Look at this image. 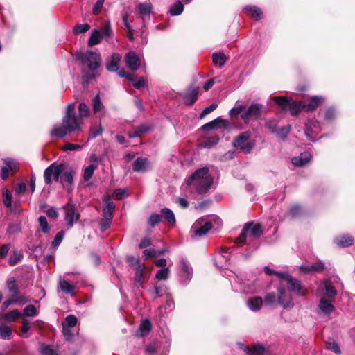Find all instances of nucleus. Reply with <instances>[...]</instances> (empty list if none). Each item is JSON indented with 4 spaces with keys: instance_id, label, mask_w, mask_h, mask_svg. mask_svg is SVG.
I'll return each instance as SVG.
<instances>
[{
    "instance_id": "f257e3e1",
    "label": "nucleus",
    "mask_w": 355,
    "mask_h": 355,
    "mask_svg": "<svg viewBox=\"0 0 355 355\" xmlns=\"http://www.w3.org/2000/svg\"><path fill=\"white\" fill-rule=\"evenodd\" d=\"M187 184H194L198 193H204L210 189L213 179L209 173V168L204 167L197 170L186 180Z\"/></svg>"
},
{
    "instance_id": "f03ea898",
    "label": "nucleus",
    "mask_w": 355,
    "mask_h": 355,
    "mask_svg": "<svg viewBox=\"0 0 355 355\" xmlns=\"http://www.w3.org/2000/svg\"><path fill=\"white\" fill-rule=\"evenodd\" d=\"M81 130V127L76 117L64 116L62 119V124L55 125L51 131V135L61 139L69 133Z\"/></svg>"
},
{
    "instance_id": "7ed1b4c3",
    "label": "nucleus",
    "mask_w": 355,
    "mask_h": 355,
    "mask_svg": "<svg viewBox=\"0 0 355 355\" xmlns=\"http://www.w3.org/2000/svg\"><path fill=\"white\" fill-rule=\"evenodd\" d=\"M64 212V220L69 228H71L80 218V214L76 205L70 198L69 202L62 207Z\"/></svg>"
},
{
    "instance_id": "20e7f679",
    "label": "nucleus",
    "mask_w": 355,
    "mask_h": 355,
    "mask_svg": "<svg viewBox=\"0 0 355 355\" xmlns=\"http://www.w3.org/2000/svg\"><path fill=\"white\" fill-rule=\"evenodd\" d=\"M233 146L245 153H249L255 143L251 139V132L245 131L238 135L232 142Z\"/></svg>"
},
{
    "instance_id": "39448f33",
    "label": "nucleus",
    "mask_w": 355,
    "mask_h": 355,
    "mask_svg": "<svg viewBox=\"0 0 355 355\" xmlns=\"http://www.w3.org/2000/svg\"><path fill=\"white\" fill-rule=\"evenodd\" d=\"M76 57L82 63L87 64L91 71H94L100 67L101 55L96 52L88 51L85 54L78 53Z\"/></svg>"
},
{
    "instance_id": "423d86ee",
    "label": "nucleus",
    "mask_w": 355,
    "mask_h": 355,
    "mask_svg": "<svg viewBox=\"0 0 355 355\" xmlns=\"http://www.w3.org/2000/svg\"><path fill=\"white\" fill-rule=\"evenodd\" d=\"M65 169L63 164H51L44 172V179L46 184H51L53 181L58 182Z\"/></svg>"
},
{
    "instance_id": "0eeeda50",
    "label": "nucleus",
    "mask_w": 355,
    "mask_h": 355,
    "mask_svg": "<svg viewBox=\"0 0 355 355\" xmlns=\"http://www.w3.org/2000/svg\"><path fill=\"white\" fill-rule=\"evenodd\" d=\"M273 101L283 110L288 108L292 115H296L301 111H304V101L291 103L286 96H275L273 98Z\"/></svg>"
},
{
    "instance_id": "6e6552de",
    "label": "nucleus",
    "mask_w": 355,
    "mask_h": 355,
    "mask_svg": "<svg viewBox=\"0 0 355 355\" xmlns=\"http://www.w3.org/2000/svg\"><path fill=\"white\" fill-rule=\"evenodd\" d=\"M212 228V224L207 218L198 219L192 225L191 232L192 236L200 237L205 235Z\"/></svg>"
},
{
    "instance_id": "1a4fd4ad",
    "label": "nucleus",
    "mask_w": 355,
    "mask_h": 355,
    "mask_svg": "<svg viewBox=\"0 0 355 355\" xmlns=\"http://www.w3.org/2000/svg\"><path fill=\"white\" fill-rule=\"evenodd\" d=\"M278 295H277V301L278 303L284 309H291L294 306V303L293 301V298L291 295L286 291L285 286L284 285L279 286L277 288Z\"/></svg>"
},
{
    "instance_id": "9d476101",
    "label": "nucleus",
    "mask_w": 355,
    "mask_h": 355,
    "mask_svg": "<svg viewBox=\"0 0 355 355\" xmlns=\"http://www.w3.org/2000/svg\"><path fill=\"white\" fill-rule=\"evenodd\" d=\"M261 110L260 104H252L241 114V117L245 123H248L251 119H257L260 116Z\"/></svg>"
},
{
    "instance_id": "9b49d317",
    "label": "nucleus",
    "mask_w": 355,
    "mask_h": 355,
    "mask_svg": "<svg viewBox=\"0 0 355 355\" xmlns=\"http://www.w3.org/2000/svg\"><path fill=\"white\" fill-rule=\"evenodd\" d=\"M124 60L127 67L132 71H137L141 67V60L135 51L126 53Z\"/></svg>"
},
{
    "instance_id": "f8f14e48",
    "label": "nucleus",
    "mask_w": 355,
    "mask_h": 355,
    "mask_svg": "<svg viewBox=\"0 0 355 355\" xmlns=\"http://www.w3.org/2000/svg\"><path fill=\"white\" fill-rule=\"evenodd\" d=\"M317 291L320 294L325 291V294L323 297H325L330 300H334V297L337 294L336 288L329 280H324L322 284L318 286Z\"/></svg>"
},
{
    "instance_id": "ddd939ff",
    "label": "nucleus",
    "mask_w": 355,
    "mask_h": 355,
    "mask_svg": "<svg viewBox=\"0 0 355 355\" xmlns=\"http://www.w3.org/2000/svg\"><path fill=\"white\" fill-rule=\"evenodd\" d=\"M286 286L288 287V289L291 292L295 293L297 295H306V291L303 288L300 281L293 277L292 276H291L288 281L285 283V287Z\"/></svg>"
},
{
    "instance_id": "4468645a",
    "label": "nucleus",
    "mask_w": 355,
    "mask_h": 355,
    "mask_svg": "<svg viewBox=\"0 0 355 355\" xmlns=\"http://www.w3.org/2000/svg\"><path fill=\"white\" fill-rule=\"evenodd\" d=\"M150 168V164L146 157H137L133 163V171L139 173H144Z\"/></svg>"
},
{
    "instance_id": "2eb2a0df",
    "label": "nucleus",
    "mask_w": 355,
    "mask_h": 355,
    "mask_svg": "<svg viewBox=\"0 0 355 355\" xmlns=\"http://www.w3.org/2000/svg\"><path fill=\"white\" fill-rule=\"evenodd\" d=\"M318 122L316 121H310L306 124L304 133L309 140L315 141L316 137L313 136L318 133Z\"/></svg>"
},
{
    "instance_id": "dca6fc26",
    "label": "nucleus",
    "mask_w": 355,
    "mask_h": 355,
    "mask_svg": "<svg viewBox=\"0 0 355 355\" xmlns=\"http://www.w3.org/2000/svg\"><path fill=\"white\" fill-rule=\"evenodd\" d=\"M244 229L248 233V237L256 239L259 237L261 234V227L259 224L248 223L244 227Z\"/></svg>"
},
{
    "instance_id": "f3484780",
    "label": "nucleus",
    "mask_w": 355,
    "mask_h": 355,
    "mask_svg": "<svg viewBox=\"0 0 355 355\" xmlns=\"http://www.w3.org/2000/svg\"><path fill=\"white\" fill-rule=\"evenodd\" d=\"M198 87L190 88L182 96L184 103L187 105H193L198 98Z\"/></svg>"
},
{
    "instance_id": "a211bd4d",
    "label": "nucleus",
    "mask_w": 355,
    "mask_h": 355,
    "mask_svg": "<svg viewBox=\"0 0 355 355\" xmlns=\"http://www.w3.org/2000/svg\"><path fill=\"white\" fill-rule=\"evenodd\" d=\"M311 159V155L308 152L302 153L299 156L292 158L291 162L296 166H303L308 164Z\"/></svg>"
},
{
    "instance_id": "6ab92c4d",
    "label": "nucleus",
    "mask_w": 355,
    "mask_h": 355,
    "mask_svg": "<svg viewBox=\"0 0 355 355\" xmlns=\"http://www.w3.org/2000/svg\"><path fill=\"white\" fill-rule=\"evenodd\" d=\"M334 300H329L325 297H322L319 302V308L321 311L324 314H330L334 310V306L332 304Z\"/></svg>"
},
{
    "instance_id": "aec40b11",
    "label": "nucleus",
    "mask_w": 355,
    "mask_h": 355,
    "mask_svg": "<svg viewBox=\"0 0 355 355\" xmlns=\"http://www.w3.org/2000/svg\"><path fill=\"white\" fill-rule=\"evenodd\" d=\"M323 100L324 98L322 96H313L311 98L310 103H306L304 102V111L309 112L315 110Z\"/></svg>"
},
{
    "instance_id": "412c9836",
    "label": "nucleus",
    "mask_w": 355,
    "mask_h": 355,
    "mask_svg": "<svg viewBox=\"0 0 355 355\" xmlns=\"http://www.w3.org/2000/svg\"><path fill=\"white\" fill-rule=\"evenodd\" d=\"M245 13L255 20H259L262 17L261 10L255 6H247L243 8Z\"/></svg>"
},
{
    "instance_id": "4be33fe9",
    "label": "nucleus",
    "mask_w": 355,
    "mask_h": 355,
    "mask_svg": "<svg viewBox=\"0 0 355 355\" xmlns=\"http://www.w3.org/2000/svg\"><path fill=\"white\" fill-rule=\"evenodd\" d=\"M127 260L130 265L137 270V278L140 280L142 276V272L144 269V265L141 264L139 261L134 257H128Z\"/></svg>"
},
{
    "instance_id": "5701e85b",
    "label": "nucleus",
    "mask_w": 355,
    "mask_h": 355,
    "mask_svg": "<svg viewBox=\"0 0 355 355\" xmlns=\"http://www.w3.org/2000/svg\"><path fill=\"white\" fill-rule=\"evenodd\" d=\"M247 306L252 311H257L262 307L263 300L261 297H253L247 300Z\"/></svg>"
},
{
    "instance_id": "b1692460",
    "label": "nucleus",
    "mask_w": 355,
    "mask_h": 355,
    "mask_svg": "<svg viewBox=\"0 0 355 355\" xmlns=\"http://www.w3.org/2000/svg\"><path fill=\"white\" fill-rule=\"evenodd\" d=\"M335 243L340 248H346L354 243V239L349 235H343L334 239Z\"/></svg>"
},
{
    "instance_id": "393cba45",
    "label": "nucleus",
    "mask_w": 355,
    "mask_h": 355,
    "mask_svg": "<svg viewBox=\"0 0 355 355\" xmlns=\"http://www.w3.org/2000/svg\"><path fill=\"white\" fill-rule=\"evenodd\" d=\"M121 59V56L119 54L114 53L112 55L111 60L107 64V69L111 72L117 71L119 69V62Z\"/></svg>"
},
{
    "instance_id": "a878e982",
    "label": "nucleus",
    "mask_w": 355,
    "mask_h": 355,
    "mask_svg": "<svg viewBox=\"0 0 355 355\" xmlns=\"http://www.w3.org/2000/svg\"><path fill=\"white\" fill-rule=\"evenodd\" d=\"M137 8L141 17L144 20L145 17L150 16L153 6L149 2L139 3L137 5Z\"/></svg>"
},
{
    "instance_id": "bb28decb",
    "label": "nucleus",
    "mask_w": 355,
    "mask_h": 355,
    "mask_svg": "<svg viewBox=\"0 0 355 355\" xmlns=\"http://www.w3.org/2000/svg\"><path fill=\"white\" fill-rule=\"evenodd\" d=\"M92 110L94 114L103 115L105 107L101 100L99 94H96L92 99Z\"/></svg>"
},
{
    "instance_id": "cd10ccee",
    "label": "nucleus",
    "mask_w": 355,
    "mask_h": 355,
    "mask_svg": "<svg viewBox=\"0 0 355 355\" xmlns=\"http://www.w3.org/2000/svg\"><path fill=\"white\" fill-rule=\"evenodd\" d=\"M150 128L146 124H142L134 128V130L128 133L130 138L140 137L142 134L147 132Z\"/></svg>"
},
{
    "instance_id": "c85d7f7f",
    "label": "nucleus",
    "mask_w": 355,
    "mask_h": 355,
    "mask_svg": "<svg viewBox=\"0 0 355 355\" xmlns=\"http://www.w3.org/2000/svg\"><path fill=\"white\" fill-rule=\"evenodd\" d=\"M150 329L151 323L150 320H145L141 323L138 330L137 331L136 334L137 336H143L148 334Z\"/></svg>"
},
{
    "instance_id": "c756f323",
    "label": "nucleus",
    "mask_w": 355,
    "mask_h": 355,
    "mask_svg": "<svg viewBox=\"0 0 355 355\" xmlns=\"http://www.w3.org/2000/svg\"><path fill=\"white\" fill-rule=\"evenodd\" d=\"M102 34L98 30L94 29L92 31L88 40V44L90 46L99 44L101 41Z\"/></svg>"
},
{
    "instance_id": "7c9ffc66",
    "label": "nucleus",
    "mask_w": 355,
    "mask_h": 355,
    "mask_svg": "<svg viewBox=\"0 0 355 355\" xmlns=\"http://www.w3.org/2000/svg\"><path fill=\"white\" fill-rule=\"evenodd\" d=\"M180 264L182 267V275L186 276L187 280L190 279L193 272V269L191 266H190L189 262L184 259H181Z\"/></svg>"
},
{
    "instance_id": "2f4dec72",
    "label": "nucleus",
    "mask_w": 355,
    "mask_h": 355,
    "mask_svg": "<svg viewBox=\"0 0 355 355\" xmlns=\"http://www.w3.org/2000/svg\"><path fill=\"white\" fill-rule=\"evenodd\" d=\"M213 63L218 68L223 67L226 62L227 58L224 53H214L212 55Z\"/></svg>"
},
{
    "instance_id": "473e14b6",
    "label": "nucleus",
    "mask_w": 355,
    "mask_h": 355,
    "mask_svg": "<svg viewBox=\"0 0 355 355\" xmlns=\"http://www.w3.org/2000/svg\"><path fill=\"white\" fill-rule=\"evenodd\" d=\"M226 121L220 118H217L211 122H209L202 126V130L204 131H209L219 127L220 123H225Z\"/></svg>"
},
{
    "instance_id": "72a5a7b5",
    "label": "nucleus",
    "mask_w": 355,
    "mask_h": 355,
    "mask_svg": "<svg viewBox=\"0 0 355 355\" xmlns=\"http://www.w3.org/2000/svg\"><path fill=\"white\" fill-rule=\"evenodd\" d=\"M59 288L65 293L73 295V291L75 289V286L69 284L66 280H60L59 283Z\"/></svg>"
},
{
    "instance_id": "f704fd0d",
    "label": "nucleus",
    "mask_w": 355,
    "mask_h": 355,
    "mask_svg": "<svg viewBox=\"0 0 355 355\" xmlns=\"http://www.w3.org/2000/svg\"><path fill=\"white\" fill-rule=\"evenodd\" d=\"M326 347L336 354H340L341 353L338 344L332 338H329L326 341Z\"/></svg>"
},
{
    "instance_id": "c9c22d12",
    "label": "nucleus",
    "mask_w": 355,
    "mask_h": 355,
    "mask_svg": "<svg viewBox=\"0 0 355 355\" xmlns=\"http://www.w3.org/2000/svg\"><path fill=\"white\" fill-rule=\"evenodd\" d=\"M161 214L162 217H163L169 223H175V215L171 209L168 208H164L161 210Z\"/></svg>"
},
{
    "instance_id": "e433bc0d",
    "label": "nucleus",
    "mask_w": 355,
    "mask_h": 355,
    "mask_svg": "<svg viewBox=\"0 0 355 355\" xmlns=\"http://www.w3.org/2000/svg\"><path fill=\"white\" fill-rule=\"evenodd\" d=\"M98 168L97 164H90L85 168L83 173V178L85 181H89L94 174V170Z\"/></svg>"
},
{
    "instance_id": "4c0bfd02",
    "label": "nucleus",
    "mask_w": 355,
    "mask_h": 355,
    "mask_svg": "<svg viewBox=\"0 0 355 355\" xmlns=\"http://www.w3.org/2000/svg\"><path fill=\"white\" fill-rule=\"evenodd\" d=\"M184 10V6L180 1H176L173 3L169 10V12L172 16H177L180 15Z\"/></svg>"
},
{
    "instance_id": "58836bf2",
    "label": "nucleus",
    "mask_w": 355,
    "mask_h": 355,
    "mask_svg": "<svg viewBox=\"0 0 355 355\" xmlns=\"http://www.w3.org/2000/svg\"><path fill=\"white\" fill-rule=\"evenodd\" d=\"M7 288L8 291L12 293V296H15L18 294V286L17 284L16 280L14 277H10L7 280L6 283Z\"/></svg>"
},
{
    "instance_id": "ea45409f",
    "label": "nucleus",
    "mask_w": 355,
    "mask_h": 355,
    "mask_svg": "<svg viewBox=\"0 0 355 355\" xmlns=\"http://www.w3.org/2000/svg\"><path fill=\"white\" fill-rule=\"evenodd\" d=\"M21 313L18 309L12 310L3 315V319L6 321L13 322L21 316Z\"/></svg>"
},
{
    "instance_id": "a19ab883",
    "label": "nucleus",
    "mask_w": 355,
    "mask_h": 355,
    "mask_svg": "<svg viewBox=\"0 0 355 355\" xmlns=\"http://www.w3.org/2000/svg\"><path fill=\"white\" fill-rule=\"evenodd\" d=\"M12 335V329L6 324L0 325V338L2 339H10Z\"/></svg>"
},
{
    "instance_id": "79ce46f5",
    "label": "nucleus",
    "mask_w": 355,
    "mask_h": 355,
    "mask_svg": "<svg viewBox=\"0 0 355 355\" xmlns=\"http://www.w3.org/2000/svg\"><path fill=\"white\" fill-rule=\"evenodd\" d=\"M3 202L6 207H10L12 205V193L6 188H3Z\"/></svg>"
},
{
    "instance_id": "37998d69",
    "label": "nucleus",
    "mask_w": 355,
    "mask_h": 355,
    "mask_svg": "<svg viewBox=\"0 0 355 355\" xmlns=\"http://www.w3.org/2000/svg\"><path fill=\"white\" fill-rule=\"evenodd\" d=\"M244 351L250 355H259L264 352V347L261 345H257L253 347V349H250L248 347H244Z\"/></svg>"
},
{
    "instance_id": "c03bdc74",
    "label": "nucleus",
    "mask_w": 355,
    "mask_h": 355,
    "mask_svg": "<svg viewBox=\"0 0 355 355\" xmlns=\"http://www.w3.org/2000/svg\"><path fill=\"white\" fill-rule=\"evenodd\" d=\"M23 254L18 250H15L9 257V264L12 266L16 265L21 259Z\"/></svg>"
},
{
    "instance_id": "a18cd8bd",
    "label": "nucleus",
    "mask_w": 355,
    "mask_h": 355,
    "mask_svg": "<svg viewBox=\"0 0 355 355\" xmlns=\"http://www.w3.org/2000/svg\"><path fill=\"white\" fill-rule=\"evenodd\" d=\"M90 28L88 24H78L73 29V32L75 35L84 33Z\"/></svg>"
},
{
    "instance_id": "49530a36",
    "label": "nucleus",
    "mask_w": 355,
    "mask_h": 355,
    "mask_svg": "<svg viewBox=\"0 0 355 355\" xmlns=\"http://www.w3.org/2000/svg\"><path fill=\"white\" fill-rule=\"evenodd\" d=\"M62 175L61 176V182H66L69 185H71L73 183V172L72 171H67L62 173Z\"/></svg>"
},
{
    "instance_id": "de8ad7c7",
    "label": "nucleus",
    "mask_w": 355,
    "mask_h": 355,
    "mask_svg": "<svg viewBox=\"0 0 355 355\" xmlns=\"http://www.w3.org/2000/svg\"><path fill=\"white\" fill-rule=\"evenodd\" d=\"M170 270L168 268H164L159 270L155 275V277L158 280H166L169 275Z\"/></svg>"
},
{
    "instance_id": "09e8293b",
    "label": "nucleus",
    "mask_w": 355,
    "mask_h": 355,
    "mask_svg": "<svg viewBox=\"0 0 355 355\" xmlns=\"http://www.w3.org/2000/svg\"><path fill=\"white\" fill-rule=\"evenodd\" d=\"M38 313L37 309L34 305L30 304L26 306L24 309V315L27 317H33Z\"/></svg>"
},
{
    "instance_id": "8fccbe9b",
    "label": "nucleus",
    "mask_w": 355,
    "mask_h": 355,
    "mask_svg": "<svg viewBox=\"0 0 355 355\" xmlns=\"http://www.w3.org/2000/svg\"><path fill=\"white\" fill-rule=\"evenodd\" d=\"M78 117L82 119L89 115L88 106L85 103H80L78 105Z\"/></svg>"
},
{
    "instance_id": "3c124183",
    "label": "nucleus",
    "mask_w": 355,
    "mask_h": 355,
    "mask_svg": "<svg viewBox=\"0 0 355 355\" xmlns=\"http://www.w3.org/2000/svg\"><path fill=\"white\" fill-rule=\"evenodd\" d=\"M38 222L40 224V227L42 229V231L44 233H48L50 230L49 225L48 224L47 220L45 216H41L38 218Z\"/></svg>"
},
{
    "instance_id": "603ef678",
    "label": "nucleus",
    "mask_w": 355,
    "mask_h": 355,
    "mask_svg": "<svg viewBox=\"0 0 355 355\" xmlns=\"http://www.w3.org/2000/svg\"><path fill=\"white\" fill-rule=\"evenodd\" d=\"M275 275L277 276L280 279L279 286L284 285L285 286V283L288 281L291 275H290L286 272H276Z\"/></svg>"
},
{
    "instance_id": "864d4df0",
    "label": "nucleus",
    "mask_w": 355,
    "mask_h": 355,
    "mask_svg": "<svg viewBox=\"0 0 355 355\" xmlns=\"http://www.w3.org/2000/svg\"><path fill=\"white\" fill-rule=\"evenodd\" d=\"M64 231L62 230V231L58 232L57 233V234L55 235L53 241L51 243L52 246L53 248H57L62 242V241L64 238Z\"/></svg>"
},
{
    "instance_id": "5fc2aeb1",
    "label": "nucleus",
    "mask_w": 355,
    "mask_h": 355,
    "mask_svg": "<svg viewBox=\"0 0 355 355\" xmlns=\"http://www.w3.org/2000/svg\"><path fill=\"white\" fill-rule=\"evenodd\" d=\"M162 216L157 214H152L148 219V224L151 227H154L155 225L159 223L161 220Z\"/></svg>"
},
{
    "instance_id": "6e6d98bb",
    "label": "nucleus",
    "mask_w": 355,
    "mask_h": 355,
    "mask_svg": "<svg viewBox=\"0 0 355 355\" xmlns=\"http://www.w3.org/2000/svg\"><path fill=\"white\" fill-rule=\"evenodd\" d=\"M103 133V128L101 126H99L97 128H92L90 129V135L89 137V139H93L98 136L101 135Z\"/></svg>"
},
{
    "instance_id": "4d7b16f0",
    "label": "nucleus",
    "mask_w": 355,
    "mask_h": 355,
    "mask_svg": "<svg viewBox=\"0 0 355 355\" xmlns=\"http://www.w3.org/2000/svg\"><path fill=\"white\" fill-rule=\"evenodd\" d=\"M65 321L67 324V327H73L78 323V319L73 315H69L67 316L65 318Z\"/></svg>"
},
{
    "instance_id": "13d9d810",
    "label": "nucleus",
    "mask_w": 355,
    "mask_h": 355,
    "mask_svg": "<svg viewBox=\"0 0 355 355\" xmlns=\"http://www.w3.org/2000/svg\"><path fill=\"white\" fill-rule=\"evenodd\" d=\"M217 107V104L213 103L207 107H206L201 112L200 114V118L202 119L206 115L209 114V113L212 112L214 110H215Z\"/></svg>"
},
{
    "instance_id": "bf43d9fd",
    "label": "nucleus",
    "mask_w": 355,
    "mask_h": 355,
    "mask_svg": "<svg viewBox=\"0 0 355 355\" xmlns=\"http://www.w3.org/2000/svg\"><path fill=\"white\" fill-rule=\"evenodd\" d=\"M162 251L157 252L155 249H146L144 250V255L146 259H149L150 257H155L156 255H159L162 254Z\"/></svg>"
},
{
    "instance_id": "052dcab7",
    "label": "nucleus",
    "mask_w": 355,
    "mask_h": 355,
    "mask_svg": "<svg viewBox=\"0 0 355 355\" xmlns=\"http://www.w3.org/2000/svg\"><path fill=\"white\" fill-rule=\"evenodd\" d=\"M243 108H244V106L242 105H239L238 106L234 107L230 110L229 114L231 117L237 116L238 114H239L242 112Z\"/></svg>"
},
{
    "instance_id": "680f3d73",
    "label": "nucleus",
    "mask_w": 355,
    "mask_h": 355,
    "mask_svg": "<svg viewBox=\"0 0 355 355\" xmlns=\"http://www.w3.org/2000/svg\"><path fill=\"white\" fill-rule=\"evenodd\" d=\"M41 353L44 355H56L54 349L49 345H42L41 347Z\"/></svg>"
},
{
    "instance_id": "e2e57ef3",
    "label": "nucleus",
    "mask_w": 355,
    "mask_h": 355,
    "mask_svg": "<svg viewBox=\"0 0 355 355\" xmlns=\"http://www.w3.org/2000/svg\"><path fill=\"white\" fill-rule=\"evenodd\" d=\"M277 297L274 293H269L265 296V303L267 305H271L277 300Z\"/></svg>"
},
{
    "instance_id": "0e129e2a",
    "label": "nucleus",
    "mask_w": 355,
    "mask_h": 355,
    "mask_svg": "<svg viewBox=\"0 0 355 355\" xmlns=\"http://www.w3.org/2000/svg\"><path fill=\"white\" fill-rule=\"evenodd\" d=\"M15 304L23 305L30 302V300L25 295H21L16 298H14Z\"/></svg>"
},
{
    "instance_id": "69168bd1",
    "label": "nucleus",
    "mask_w": 355,
    "mask_h": 355,
    "mask_svg": "<svg viewBox=\"0 0 355 355\" xmlns=\"http://www.w3.org/2000/svg\"><path fill=\"white\" fill-rule=\"evenodd\" d=\"M10 244H3L0 248V258H5L10 248Z\"/></svg>"
},
{
    "instance_id": "338daca9",
    "label": "nucleus",
    "mask_w": 355,
    "mask_h": 355,
    "mask_svg": "<svg viewBox=\"0 0 355 355\" xmlns=\"http://www.w3.org/2000/svg\"><path fill=\"white\" fill-rule=\"evenodd\" d=\"M291 130V125H286L277 131V135L281 138H284L289 133Z\"/></svg>"
},
{
    "instance_id": "774afa93",
    "label": "nucleus",
    "mask_w": 355,
    "mask_h": 355,
    "mask_svg": "<svg viewBox=\"0 0 355 355\" xmlns=\"http://www.w3.org/2000/svg\"><path fill=\"white\" fill-rule=\"evenodd\" d=\"M103 201L105 203L103 209L110 210V211L114 210L115 205H114V202L109 198H105Z\"/></svg>"
}]
</instances>
